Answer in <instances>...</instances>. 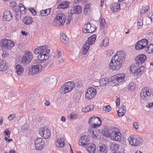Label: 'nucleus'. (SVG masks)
Returning a JSON list of instances; mask_svg holds the SVG:
<instances>
[{
	"mask_svg": "<svg viewBox=\"0 0 153 153\" xmlns=\"http://www.w3.org/2000/svg\"><path fill=\"white\" fill-rule=\"evenodd\" d=\"M124 56L123 51L117 52L112 57L109 63L110 69L113 71L119 70L121 68L123 61L124 60Z\"/></svg>",
	"mask_w": 153,
	"mask_h": 153,
	"instance_id": "f257e3e1",
	"label": "nucleus"
},
{
	"mask_svg": "<svg viewBox=\"0 0 153 153\" xmlns=\"http://www.w3.org/2000/svg\"><path fill=\"white\" fill-rule=\"evenodd\" d=\"M128 140L129 144L134 147L141 146L143 142L140 137L135 135H130L128 138Z\"/></svg>",
	"mask_w": 153,
	"mask_h": 153,
	"instance_id": "f03ea898",
	"label": "nucleus"
},
{
	"mask_svg": "<svg viewBox=\"0 0 153 153\" xmlns=\"http://www.w3.org/2000/svg\"><path fill=\"white\" fill-rule=\"evenodd\" d=\"M96 39V35H93L90 36L88 40L85 42V44L83 45L81 50V52L82 54L86 55L89 48L90 45L93 44Z\"/></svg>",
	"mask_w": 153,
	"mask_h": 153,
	"instance_id": "7ed1b4c3",
	"label": "nucleus"
},
{
	"mask_svg": "<svg viewBox=\"0 0 153 153\" xmlns=\"http://www.w3.org/2000/svg\"><path fill=\"white\" fill-rule=\"evenodd\" d=\"M126 75L124 74H116L111 77V81L115 85L122 84L125 82Z\"/></svg>",
	"mask_w": 153,
	"mask_h": 153,
	"instance_id": "20e7f679",
	"label": "nucleus"
},
{
	"mask_svg": "<svg viewBox=\"0 0 153 153\" xmlns=\"http://www.w3.org/2000/svg\"><path fill=\"white\" fill-rule=\"evenodd\" d=\"M75 86L73 82H69L65 83L62 85L60 89V92L62 94H65L71 91Z\"/></svg>",
	"mask_w": 153,
	"mask_h": 153,
	"instance_id": "39448f33",
	"label": "nucleus"
},
{
	"mask_svg": "<svg viewBox=\"0 0 153 153\" xmlns=\"http://www.w3.org/2000/svg\"><path fill=\"white\" fill-rule=\"evenodd\" d=\"M66 19L63 13L58 14L53 21V24L58 27L62 26L65 23Z\"/></svg>",
	"mask_w": 153,
	"mask_h": 153,
	"instance_id": "423d86ee",
	"label": "nucleus"
},
{
	"mask_svg": "<svg viewBox=\"0 0 153 153\" xmlns=\"http://www.w3.org/2000/svg\"><path fill=\"white\" fill-rule=\"evenodd\" d=\"M110 131L111 134L109 137L111 140L115 141H120L121 140L122 134L117 128H112V131Z\"/></svg>",
	"mask_w": 153,
	"mask_h": 153,
	"instance_id": "0eeeda50",
	"label": "nucleus"
},
{
	"mask_svg": "<svg viewBox=\"0 0 153 153\" xmlns=\"http://www.w3.org/2000/svg\"><path fill=\"white\" fill-rule=\"evenodd\" d=\"M33 58L32 53L29 51H27L21 58V63L24 65L29 64Z\"/></svg>",
	"mask_w": 153,
	"mask_h": 153,
	"instance_id": "6e6552de",
	"label": "nucleus"
},
{
	"mask_svg": "<svg viewBox=\"0 0 153 153\" xmlns=\"http://www.w3.org/2000/svg\"><path fill=\"white\" fill-rule=\"evenodd\" d=\"M91 127L97 128L101 125L102 122L100 119L97 117L93 116L90 117L88 122Z\"/></svg>",
	"mask_w": 153,
	"mask_h": 153,
	"instance_id": "1a4fd4ad",
	"label": "nucleus"
},
{
	"mask_svg": "<svg viewBox=\"0 0 153 153\" xmlns=\"http://www.w3.org/2000/svg\"><path fill=\"white\" fill-rule=\"evenodd\" d=\"M0 45L3 49L5 48L10 49L14 46V43L11 40L5 39L1 40Z\"/></svg>",
	"mask_w": 153,
	"mask_h": 153,
	"instance_id": "9d476101",
	"label": "nucleus"
},
{
	"mask_svg": "<svg viewBox=\"0 0 153 153\" xmlns=\"http://www.w3.org/2000/svg\"><path fill=\"white\" fill-rule=\"evenodd\" d=\"M150 91L149 89L148 88H143L140 93L141 99L145 100L149 99L151 94Z\"/></svg>",
	"mask_w": 153,
	"mask_h": 153,
	"instance_id": "9b49d317",
	"label": "nucleus"
},
{
	"mask_svg": "<svg viewBox=\"0 0 153 153\" xmlns=\"http://www.w3.org/2000/svg\"><path fill=\"white\" fill-rule=\"evenodd\" d=\"M42 68V66L40 64L33 65L29 68V72L33 74H36L40 72Z\"/></svg>",
	"mask_w": 153,
	"mask_h": 153,
	"instance_id": "f8f14e48",
	"label": "nucleus"
},
{
	"mask_svg": "<svg viewBox=\"0 0 153 153\" xmlns=\"http://www.w3.org/2000/svg\"><path fill=\"white\" fill-rule=\"evenodd\" d=\"M97 94L96 90L93 88H89L87 89L85 94V97L88 100L94 98Z\"/></svg>",
	"mask_w": 153,
	"mask_h": 153,
	"instance_id": "ddd939ff",
	"label": "nucleus"
},
{
	"mask_svg": "<svg viewBox=\"0 0 153 153\" xmlns=\"http://www.w3.org/2000/svg\"><path fill=\"white\" fill-rule=\"evenodd\" d=\"M148 41L146 39H142L139 40L135 45V48L137 50H140L145 48L148 44Z\"/></svg>",
	"mask_w": 153,
	"mask_h": 153,
	"instance_id": "4468645a",
	"label": "nucleus"
},
{
	"mask_svg": "<svg viewBox=\"0 0 153 153\" xmlns=\"http://www.w3.org/2000/svg\"><path fill=\"white\" fill-rule=\"evenodd\" d=\"M96 28L94 25H92L90 23H88L85 25L83 31L85 33H92L95 31Z\"/></svg>",
	"mask_w": 153,
	"mask_h": 153,
	"instance_id": "2eb2a0df",
	"label": "nucleus"
},
{
	"mask_svg": "<svg viewBox=\"0 0 153 153\" xmlns=\"http://www.w3.org/2000/svg\"><path fill=\"white\" fill-rule=\"evenodd\" d=\"M39 133L40 135L45 139L48 138L51 136L50 131L47 128H41Z\"/></svg>",
	"mask_w": 153,
	"mask_h": 153,
	"instance_id": "dca6fc26",
	"label": "nucleus"
},
{
	"mask_svg": "<svg viewBox=\"0 0 153 153\" xmlns=\"http://www.w3.org/2000/svg\"><path fill=\"white\" fill-rule=\"evenodd\" d=\"M89 139L88 136L86 135L83 136L81 137L79 141V144L80 146H85L87 145L89 143Z\"/></svg>",
	"mask_w": 153,
	"mask_h": 153,
	"instance_id": "f3484780",
	"label": "nucleus"
},
{
	"mask_svg": "<svg viewBox=\"0 0 153 153\" xmlns=\"http://www.w3.org/2000/svg\"><path fill=\"white\" fill-rule=\"evenodd\" d=\"M35 146L36 149L41 150L44 145V142L42 138H39L37 139L35 141Z\"/></svg>",
	"mask_w": 153,
	"mask_h": 153,
	"instance_id": "a211bd4d",
	"label": "nucleus"
},
{
	"mask_svg": "<svg viewBox=\"0 0 153 153\" xmlns=\"http://www.w3.org/2000/svg\"><path fill=\"white\" fill-rule=\"evenodd\" d=\"M147 58L146 55L141 54L138 55L136 59V63L138 64L141 65L143 63Z\"/></svg>",
	"mask_w": 153,
	"mask_h": 153,
	"instance_id": "6ab92c4d",
	"label": "nucleus"
},
{
	"mask_svg": "<svg viewBox=\"0 0 153 153\" xmlns=\"http://www.w3.org/2000/svg\"><path fill=\"white\" fill-rule=\"evenodd\" d=\"M112 131V128L108 130V128L106 126L102 127L101 132L103 135L107 137H109L111 134V131Z\"/></svg>",
	"mask_w": 153,
	"mask_h": 153,
	"instance_id": "aec40b11",
	"label": "nucleus"
},
{
	"mask_svg": "<svg viewBox=\"0 0 153 153\" xmlns=\"http://www.w3.org/2000/svg\"><path fill=\"white\" fill-rule=\"evenodd\" d=\"M82 7L79 5L72 7L71 10V13L72 14H79L81 13Z\"/></svg>",
	"mask_w": 153,
	"mask_h": 153,
	"instance_id": "412c9836",
	"label": "nucleus"
},
{
	"mask_svg": "<svg viewBox=\"0 0 153 153\" xmlns=\"http://www.w3.org/2000/svg\"><path fill=\"white\" fill-rule=\"evenodd\" d=\"M97 128H94V127H89V131L90 134L93 138H96L97 137V136L99 134V132H98V130H96Z\"/></svg>",
	"mask_w": 153,
	"mask_h": 153,
	"instance_id": "4be33fe9",
	"label": "nucleus"
},
{
	"mask_svg": "<svg viewBox=\"0 0 153 153\" xmlns=\"http://www.w3.org/2000/svg\"><path fill=\"white\" fill-rule=\"evenodd\" d=\"M86 146L87 151L90 153H94L96 151V146L93 143H88Z\"/></svg>",
	"mask_w": 153,
	"mask_h": 153,
	"instance_id": "5701e85b",
	"label": "nucleus"
},
{
	"mask_svg": "<svg viewBox=\"0 0 153 153\" xmlns=\"http://www.w3.org/2000/svg\"><path fill=\"white\" fill-rule=\"evenodd\" d=\"M13 15L10 11L6 10L4 13L3 18L4 19L7 21H9L12 18Z\"/></svg>",
	"mask_w": 153,
	"mask_h": 153,
	"instance_id": "b1692460",
	"label": "nucleus"
},
{
	"mask_svg": "<svg viewBox=\"0 0 153 153\" xmlns=\"http://www.w3.org/2000/svg\"><path fill=\"white\" fill-rule=\"evenodd\" d=\"M37 58L39 60L44 61L49 58V56L46 53H41L38 55Z\"/></svg>",
	"mask_w": 153,
	"mask_h": 153,
	"instance_id": "393cba45",
	"label": "nucleus"
},
{
	"mask_svg": "<svg viewBox=\"0 0 153 153\" xmlns=\"http://www.w3.org/2000/svg\"><path fill=\"white\" fill-rule=\"evenodd\" d=\"M38 48H39V49L40 51V53H49L50 52V49H48L47 46L45 45H43L38 47Z\"/></svg>",
	"mask_w": 153,
	"mask_h": 153,
	"instance_id": "a878e982",
	"label": "nucleus"
},
{
	"mask_svg": "<svg viewBox=\"0 0 153 153\" xmlns=\"http://www.w3.org/2000/svg\"><path fill=\"white\" fill-rule=\"evenodd\" d=\"M111 10L113 12L118 11L120 9V4L118 3H113L110 6Z\"/></svg>",
	"mask_w": 153,
	"mask_h": 153,
	"instance_id": "bb28decb",
	"label": "nucleus"
},
{
	"mask_svg": "<svg viewBox=\"0 0 153 153\" xmlns=\"http://www.w3.org/2000/svg\"><path fill=\"white\" fill-rule=\"evenodd\" d=\"M56 145L58 147L62 148L65 146L64 139L63 137L59 138L56 142Z\"/></svg>",
	"mask_w": 153,
	"mask_h": 153,
	"instance_id": "cd10ccee",
	"label": "nucleus"
},
{
	"mask_svg": "<svg viewBox=\"0 0 153 153\" xmlns=\"http://www.w3.org/2000/svg\"><path fill=\"white\" fill-rule=\"evenodd\" d=\"M16 72L18 75H21L23 73L24 69L23 66L21 65L18 64L16 65Z\"/></svg>",
	"mask_w": 153,
	"mask_h": 153,
	"instance_id": "c85d7f7f",
	"label": "nucleus"
},
{
	"mask_svg": "<svg viewBox=\"0 0 153 153\" xmlns=\"http://www.w3.org/2000/svg\"><path fill=\"white\" fill-rule=\"evenodd\" d=\"M8 65L5 62L0 59V71H4L7 69Z\"/></svg>",
	"mask_w": 153,
	"mask_h": 153,
	"instance_id": "c756f323",
	"label": "nucleus"
},
{
	"mask_svg": "<svg viewBox=\"0 0 153 153\" xmlns=\"http://www.w3.org/2000/svg\"><path fill=\"white\" fill-rule=\"evenodd\" d=\"M33 19L31 17L29 16H27L23 19V22L26 25H30L33 22Z\"/></svg>",
	"mask_w": 153,
	"mask_h": 153,
	"instance_id": "7c9ffc66",
	"label": "nucleus"
},
{
	"mask_svg": "<svg viewBox=\"0 0 153 153\" xmlns=\"http://www.w3.org/2000/svg\"><path fill=\"white\" fill-rule=\"evenodd\" d=\"M69 6V3L66 1H63L59 4L57 7L58 9H65L68 8Z\"/></svg>",
	"mask_w": 153,
	"mask_h": 153,
	"instance_id": "2f4dec72",
	"label": "nucleus"
},
{
	"mask_svg": "<svg viewBox=\"0 0 153 153\" xmlns=\"http://www.w3.org/2000/svg\"><path fill=\"white\" fill-rule=\"evenodd\" d=\"M99 153H106L107 146L104 145H102V146H100L98 148Z\"/></svg>",
	"mask_w": 153,
	"mask_h": 153,
	"instance_id": "473e14b6",
	"label": "nucleus"
},
{
	"mask_svg": "<svg viewBox=\"0 0 153 153\" xmlns=\"http://www.w3.org/2000/svg\"><path fill=\"white\" fill-rule=\"evenodd\" d=\"M110 81V79L107 77L102 78L100 81V85L103 86H105Z\"/></svg>",
	"mask_w": 153,
	"mask_h": 153,
	"instance_id": "72a5a7b5",
	"label": "nucleus"
},
{
	"mask_svg": "<svg viewBox=\"0 0 153 153\" xmlns=\"http://www.w3.org/2000/svg\"><path fill=\"white\" fill-rule=\"evenodd\" d=\"M61 41L65 44H68V39L66 35L64 33L61 34L60 37Z\"/></svg>",
	"mask_w": 153,
	"mask_h": 153,
	"instance_id": "f704fd0d",
	"label": "nucleus"
},
{
	"mask_svg": "<svg viewBox=\"0 0 153 153\" xmlns=\"http://www.w3.org/2000/svg\"><path fill=\"white\" fill-rule=\"evenodd\" d=\"M51 10V8L42 10L40 11V14L42 16H47L50 13Z\"/></svg>",
	"mask_w": 153,
	"mask_h": 153,
	"instance_id": "c9c22d12",
	"label": "nucleus"
},
{
	"mask_svg": "<svg viewBox=\"0 0 153 153\" xmlns=\"http://www.w3.org/2000/svg\"><path fill=\"white\" fill-rule=\"evenodd\" d=\"M145 50L148 53H153V44H150L149 46L147 45Z\"/></svg>",
	"mask_w": 153,
	"mask_h": 153,
	"instance_id": "e433bc0d",
	"label": "nucleus"
},
{
	"mask_svg": "<svg viewBox=\"0 0 153 153\" xmlns=\"http://www.w3.org/2000/svg\"><path fill=\"white\" fill-rule=\"evenodd\" d=\"M138 67H137L135 65L132 64L130 66V72L132 74H137V70Z\"/></svg>",
	"mask_w": 153,
	"mask_h": 153,
	"instance_id": "4c0bfd02",
	"label": "nucleus"
},
{
	"mask_svg": "<svg viewBox=\"0 0 153 153\" xmlns=\"http://www.w3.org/2000/svg\"><path fill=\"white\" fill-rule=\"evenodd\" d=\"M19 10L21 14H25L26 12V8L21 3H20L19 4Z\"/></svg>",
	"mask_w": 153,
	"mask_h": 153,
	"instance_id": "58836bf2",
	"label": "nucleus"
},
{
	"mask_svg": "<svg viewBox=\"0 0 153 153\" xmlns=\"http://www.w3.org/2000/svg\"><path fill=\"white\" fill-rule=\"evenodd\" d=\"M100 25L101 27L103 28L105 27L106 26V22L105 21V19L102 17L100 18Z\"/></svg>",
	"mask_w": 153,
	"mask_h": 153,
	"instance_id": "ea45409f",
	"label": "nucleus"
},
{
	"mask_svg": "<svg viewBox=\"0 0 153 153\" xmlns=\"http://www.w3.org/2000/svg\"><path fill=\"white\" fill-rule=\"evenodd\" d=\"M135 84L133 82H130L128 85V89L132 91L134 90L135 89Z\"/></svg>",
	"mask_w": 153,
	"mask_h": 153,
	"instance_id": "a19ab883",
	"label": "nucleus"
},
{
	"mask_svg": "<svg viewBox=\"0 0 153 153\" xmlns=\"http://www.w3.org/2000/svg\"><path fill=\"white\" fill-rule=\"evenodd\" d=\"M119 148L118 144L116 143L112 144L111 145V148L113 151H117Z\"/></svg>",
	"mask_w": 153,
	"mask_h": 153,
	"instance_id": "79ce46f5",
	"label": "nucleus"
},
{
	"mask_svg": "<svg viewBox=\"0 0 153 153\" xmlns=\"http://www.w3.org/2000/svg\"><path fill=\"white\" fill-rule=\"evenodd\" d=\"M145 68L143 67L140 66V67H138L137 70V74L140 75H141L142 73L144 71Z\"/></svg>",
	"mask_w": 153,
	"mask_h": 153,
	"instance_id": "37998d69",
	"label": "nucleus"
},
{
	"mask_svg": "<svg viewBox=\"0 0 153 153\" xmlns=\"http://www.w3.org/2000/svg\"><path fill=\"white\" fill-rule=\"evenodd\" d=\"M143 25V18H141L138 20L137 23V27L138 29L141 28Z\"/></svg>",
	"mask_w": 153,
	"mask_h": 153,
	"instance_id": "c03bdc74",
	"label": "nucleus"
},
{
	"mask_svg": "<svg viewBox=\"0 0 153 153\" xmlns=\"http://www.w3.org/2000/svg\"><path fill=\"white\" fill-rule=\"evenodd\" d=\"M149 9V7L147 5L143 6L142 9L140 11V14H143L145 12H146Z\"/></svg>",
	"mask_w": 153,
	"mask_h": 153,
	"instance_id": "a18cd8bd",
	"label": "nucleus"
},
{
	"mask_svg": "<svg viewBox=\"0 0 153 153\" xmlns=\"http://www.w3.org/2000/svg\"><path fill=\"white\" fill-rule=\"evenodd\" d=\"M109 38L108 37L105 38L102 42V44L105 47H107L109 44Z\"/></svg>",
	"mask_w": 153,
	"mask_h": 153,
	"instance_id": "49530a36",
	"label": "nucleus"
},
{
	"mask_svg": "<svg viewBox=\"0 0 153 153\" xmlns=\"http://www.w3.org/2000/svg\"><path fill=\"white\" fill-rule=\"evenodd\" d=\"M93 109L90 108V107L88 106L85 108H83L82 109V111L83 112H87L89 111L92 110Z\"/></svg>",
	"mask_w": 153,
	"mask_h": 153,
	"instance_id": "de8ad7c7",
	"label": "nucleus"
},
{
	"mask_svg": "<svg viewBox=\"0 0 153 153\" xmlns=\"http://www.w3.org/2000/svg\"><path fill=\"white\" fill-rule=\"evenodd\" d=\"M10 131L8 129H6L4 131V134H5V136H7L8 138H10Z\"/></svg>",
	"mask_w": 153,
	"mask_h": 153,
	"instance_id": "09e8293b",
	"label": "nucleus"
},
{
	"mask_svg": "<svg viewBox=\"0 0 153 153\" xmlns=\"http://www.w3.org/2000/svg\"><path fill=\"white\" fill-rule=\"evenodd\" d=\"M72 14H69L68 15V18L67 19V22L66 23V24L67 25H68L70 23V22L72 20Z\"/></svg>",
	"mask_w": 153,
	"mask_h": 153,
	"instance_id": "8fccbe9b",
	"label": "nucleus"
},
{
	"mask_svg": "<svg viewBox=\"0 0 153 153\" xmlns=\"http://www.w3.org/2000/svg\"><path fill=\"white\" fill-rule=\"evenodd\" d=\"M103 110L105 112H108L109 111L111 110V106L109 105L105 106L103 108Z\"/></svg>",
	"mask_w": 153,
	"mask_h": 153,
	"instance_id": "3c124183",
	"label": "nucleus"
},
{
	"mask_svg": "<svg viewBox=\"0 0 153 153\" xmlns=\"http://www.w3.org/2000/svg\"><path fill=\"white\" fill-rule=\"evenodd\" d=\"M14 11L16 13L15 17L16 18L18 19L19 17H20V14H19L20 12L18 10H16V9L14 10Z\"/></svg>",
	"mask_w": 153,
	"mask_h": 153,
	"instance_id": "603ef678",
	"label": "nucleus"
},
{
	"mask_svg": "<svg viewBox=\"0 0 153 153\" xmlns=\"http://www.w3.org/2000/svg\"><path fill=\"white\" fill-rule=\"evenodd\" d=\"M16 117V114H10L8 117V119L9 120H12L14 118Z\"/></svg>",
	"mask_w": 153,
	"mask_h": 153,
	"instance_id": "864d4df0",
	"label": "nucleus"
},
{
	"mask_svg": "<svg viewBox=\"0 0 153 153\" xmlns=\"http://www.w3.org/2000/svg\"><path fill=\"white\" fill-rule=\"evenodd\" d=\"M29 10L34 15H35L36 14V10L32 8H28Z\"/></svg>",
	"mask_w": 153,
	"mask_h": 153,
	"instance_id": "5fc2aeb1",
	"label": "nucleus"
},
{
	"mask_svg": "<svg viewBox=\"0 0 153 153\" xmlns=\"http://www.w3.org/2000/svg\"><path fill=\"white\" fill-rule=\"evenodd\" d=\"M121 110H119L117 111V114L120 117L122 116H123L124 115V113L123 112L121 111Z\"/></svg>",
	"mask_w": 153,
	"mask_h": 153,
	"instance_id": "6e6d98bb",
	"label": "nucleus"
},
{
	"mask_svg": "<svg viewBox=\"0 0 153 153\" xmlns=\"http://www.w3.org/2000/svg\"><path fill=\"white\" fill-rule=\"evenodd\" d=\"M133 126L136 129H137L139 128V125L137 122H134L133 123Z\"/></svg>",
	"mask_w": 153,
	"mask_h": 153,
	"instance_id": "4d7b16f0",
	"label": "nucleus"
},
{
	"mask_svg": "<svg viewBox=\"0 0 153 153\" xmlns=\"http://www.w3.org/2000/svg\"><path fill=\"white\" fill-rule=\"evenodd\" d=\"M34 53L36 54H38L39 53H40V51L39 48H38V47L34 50Z\"/></svg>",
	"mask_w": 153,
	"mask_h": 153,
	"instance_id": "13d9d810",
	"label": "nucleus"
},
{
	"mask_svg": "<svg viewBox=\"0 0 153 153\" xmlns=\"http://www.w3.org/2000/svg\"><path fill=\"white\" fill-rule=\"evenodd\" d=\"M76 118V114H71L70 118L71 119H75Z\"/></svg>",
	"mask_w": 153,
	"mask_h": 153,
	"instance_id": "bf43d9fd",
	"label": "nucleus"
},
{
	"mask_svg": "<svg viewBox=\"0 0 153 153\" xmlns=\"http://www.w3.org/2000/svg\"><path fill=\"white\" fill-rule=\"evenodd\" d=\"M9 56V54L8 53L5 52V51H3V52L2 54V56H3L4 57H7Z\"/></svg>",
	"mask_w": 153,
	"mask_h": 153,
	"instance_id": "052dcab7",
	"label": "nucleus"
},
{
	"mask_svg": "<svg viewBox=\"0 0 153 153\" xmlns=\"http://www.w3.org/2000/svg\"><path fill=\"white\" fill-rule=\"evenodd\" d=\"M65 60V59L63 58H62L61 59H59L58 63L59 64H63L64 62V60Z\"/></svg>",
	"mask_w": 153,
	"mask_h": 153,
	"instance_id": "680f3d73",
	"label": "nucleus"
},
{
	"mask_svg": "<svg viewBox=\"0 0 153 153\" xmlns=\"http://www.w3.org/2000/svg\"><path fill=\"white\" fill-rule=\"evenodd\" d=\"M116 105L117 106H119L120 103V99L119 98H117L115 101Z\"/></svg>",
	"mask_w": 153,
	"mask_h": 153,
	"instance_id": "e2e57ef3",
	"label": "nucleus"
},
{
	"mask_svg": "<svg viewBox=\"0 0 153 153\" xmlns=\"http://www.w3.org/2000/svg\"><path fill=\"white\" fill-rule=\"evenodd\" d=\"M113 53V51H110L109 52H108L107 53V55L109 56H111Z\"/></svg>",
	"mask_w": 153,
	"mask_h": 153,
	"instance_id": "0e129e2a",
	"label": "nucleus"
},
{
	"mask_svg": "<svg viewBox=\"0 0 153 153\" xmlns=\"http://www.w3.org/2000/svg\"><path fill=\"white\" fill-rule=\"evenodd\" d=\"M153 105V102L151 103H148L147 105H146V106L149 108H150Z\"/></svg>",
	"mask_w": 153,
	"mask_h": 153,
	"instance_id": "69168bd1",
	"label": "nucleus"
},
{
	"mask_svg": "<svg viewBox=\"0 0 153 153\" xmlns=\"http://www.w3.org/2000/svg\"><path fill=\"white\" fill-rule=\"evenodd\" d=\"M10 4L12 7H15L16 5V3L14 1H11L10 2Z\"/></svg>",
	"mask_w": 153,
	"mask_h": 153,
	"instance_id": "338daca9",
	"label": "nucleus"
},
{
	"mask_svg": "<svg viewBox=\"0 0 153 153\" xmlns=\"http://www.w3.org/2000/svg\"><path fill=\"white\" fill-rule=\"evenodd\" d=\"M150 14L152 16H149L148 18L150 19L151 22H152V21H153V13H151Z\"/></svg>",
	"mask_w": 153,
	"mask_h": 153,
	"instance_id": "774afa93",
	"label": "nucleus"
}]
</instances>
